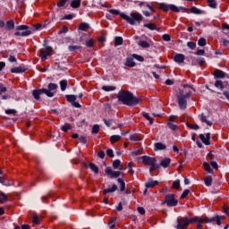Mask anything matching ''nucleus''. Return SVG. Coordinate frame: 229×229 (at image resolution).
Returning a JSON list of instances; mask_svg holds the SVG:
<instances>
[{"label":"nucleus","mask_w":229,"mask_h":229,"mask_svg":"<svg viewBox=\"0 0 229 229\" xmlns=\"http://www.w3.org/2000/svg\"><path fill=\"white\" fill-rule=\"evenodd\" d=\"M173 189H180V180H175L173 182Z\"/></svg>","instance_id":"864d4df0"},{"label":"nucleus","mask_w":229,"mask_h":229,"mask_svg":"<svg viewBox=\"0 0 229 229\" xmlns=\"http://www.w3.org/2000/svg\"><path fill=\"white\" fill-rule=\"evenodd\" d=\"M199 139L200 140H202L203 144H205L206 146H210V132H208L206 136L203 134H199Z\"/></svg>","instance_id":"4468645a"},{"label":"nucleus","mask_w":229,"mask_h":229,"mask_svg":"<svg viewBox=\"0 0 229 229\" xmlns=\"http://www.w3.org/2000/svg\"><path fill=\"white\" fill-rule=\"evenodd\" d=\"M32 223H33L34 225H40V220H38V216L37 215H34V216H33Z\"/></svg>","instance_id":"8fccbe9b"},{"label":"nucleus","mask_w":229,"mask_h":229,"mask_svg":"<svg viewBox=\"0 0 229 229\" xmlns=\"http://www.w3.org/2000/svg\"><path fill=\"white\" fill-rule=\"evenodd\" d=\"M110 228H114L115 226V218H112L109 222Z\"/></svg>","instance_id":"69168bd1"},{"label":"nucleus","mask_w":229,"mask_h":229,"mask_svg":"<svg viewBox=\"0 0 229 229\" xmlns=\"http://www.w3.org/2000/svg\"><path fill=\"white\" fill-rule=\"evenodd\" d=\"M160 165L162 167H169V165H171V158L169 157H166L165 159H163L161 162H160Z\"/></svg>","instance_id":"6ab92c4d"},{"label":"nucleus","mask_w":229,"mask_h":229,"mask_svg":"<svg viewBox=\"0 0 229 229\" xmlns=\"http://www.w3.org/2000/svg\"><path fill=\"white\" fill-rule=\"evenodd\" d=\"M133 58H135L136 60H138V62H142L144 60V57L137 55V54H133Z\"/></svg>","instance_id":"13d9d810"},{"label":"nucleus","mask_w":229,"mask_h":229,"mask_svg":"<svg viewBox=\"0 0 229 229\" xmlns=\"http://www.w3.org/2000/svg\"><path fill=\"white\" fill-rule=\"evenodd\" d=\"M105 173L109 178H119L121 176L120 171H114L110 167L106 168Z\"/></svg>","instance_id":"f8f14e48"},{"label":"nucleus","mask_w":229,"mask_h":229,"mask_svg":"<svg viewBox=\"0 0 229 229\" xmlns=\"http://www.w3.org/2000/svg\"><path fill=\"white\" fill-rule=\"evenodd\" d=\"M0 92L1 94H4V92H6V86H4V84L0 83Z\"/></svg>","instance_id":"680f3d73"},{"label":"nucleus","mask_w":229,"mask_h":229,"mask_svg":"<svg viewBox=\"0 0 229 229\" xmlns=\"http://www.w3.org/2000/svg\"><path fill=\"white\" fill-rule=\"evenodd\" d=\"M79 30H81V31H85V30H89V24L81 22L79 26Z\"/></svg>","instance_id":"a19ab883"},{"label":"nucleus","mask_w":229,"mask_h":229,"mask_svg":"<svg viewBox=\"0 0 229 229\" xmlns=\"http://www.w3.org/2000/svg\"><path fill=\"white\" fill-rule=\"evenodd\" d=\"M224 212L229 217V208H228V206H226V205L224 206Z\"/></svg>","instance_id":"774afa93"},{"label":"nucleus","mask_w":229,"mask_h":229,"mask_svg":"<svg viewBox=\"0 0 229 229\" xmlns=\"http://www.w3.org/2000/svg\"><path fill=\"white\" fill-rule=\"evenodd\" d=\"M67 31H69V29L64 26L61 30H59L58 34L62 35L63 33H67Z\"/></svg>","instance_id":"e2e57ef3"},{"label":"nucleus","mask_w":229,"mask_h":229,"mask_svg":"<svg viewBox=\"0 0 229 229\" xmlns=\"http://www.w3.org/2000/svg\"><path fill=\"white\" fill-rule=\"evenodd\" d=\"M222 44L225 46V47L229 46V40L226 38H222Z\"/></svg>","instance_id":"338daca9"},{"label":"nucleus","mask_w":229,"mask_h":229,"mask_svg":"<svg viewBox=\"0 0 229 229\" xmlns=\"http://www.w3.org/2000/svg\"><path fill=\"white\" fill-rule=\"evenodd\" d=\"M214 76L215 78H225L226 73L222 70L216 69L215 70Z\"/></svg>","instance_id":"dca6fc26"},{"label":"nucleus","mask_w":229,"mask_h":229,"mask_svg":"<svg viewBox=\"0 0 229 229\" xmlns=\"http://www.w3.org/2000/svg\"><path fill=\"white\" fill-rule=\"evenodd\" d=\"M89 169L91 171H93V173H95V174H98V173H99V168L94 163L89 164Z\"/></svg>","instance_id":"c756f323"},{"label":"nucleus","mask_w":229,"mask_h":229,"mask_svg":"<svg viewBox=\"0 0 229 229\" xmlns=\"http://www.w3.org/2000/svg\"><path fill=\"white\" fill-rule=\"evenodd\" d=\"M5 114H7V115H14V114H17V111L15 109H6Z\"/></svg>","instance_id":"603ef678"},{"label":"nucleus","mask_w":229,"mask_h":229,"mask_svg":"<svg viewBox=\"0 0 229 229\" xmlns=\"http://www.w3.org/2000/svg\"><path fill=\"white\" fill-rule=\"evenodd\" d=\"M165 145L163 144L162 142H157V143H155V151H160V150H164L165 149Z\"/></svg>","instance_id":"aec40b11"},{"label":"nucleus","mask_w":229,"mask_h":229,"mask_svg":"<svg viewBox=\"0 0 229 229\" xmlns=\"http://www.w3.org/2000/svg\"><path fill=\"white\" fill-rule=\"evenodd\" d=\"M208 3L210 8H217V3L216 2V0H208Z\"/></svg>","instance_id":"58836bf2"},{"label":"nucleus","mask_w":229,"mask_h":229,"mask_svg":"<svg viewBox=\"0 0 229 229\" xmlns=\"http://www.w3.org/2000/svg\"><path fill=\"white\" fill-rule=\"evenodd\" d=\"M53 53V48L51 47H46L45 49L40 50V58L41 60H47V56H51Z\"/></svg>","instance_id":"9d476101"},{"label":"nucleus","mask_w":229,"mask_h":229,"mask_svg":"<svg viewBox=\"0 0 229 229\" xmlns=\"http://www.w3.org/2000/svg\"><path fill=\"white\" fill-rule=\"evenodd\" d=\"M162 38H163V40H165V42L171 41V36L169 34L163 35Z\"/></svg>","instance_id":"4d7b16f0"},{"label":"nucleus","mask_w":229,"mask_h":229,"mask_svg":"<svg viewBox=\"0 0 229 229\" xmlns=\"http://www.w3.org/2000/svg\"><path fill=\"white\" fill-rule=\"evenodd\" d=\"M149 173H153V171H157V169H158V165H157V163H154L153 165H149Z\"/></svg>","instance_id":"de8ad7c7"},{"label":"nucleus","mask_w":229,"mask_h":229,"mask_svg":"<svg viewBox=\"0 0 229 229\" xmlns=\"http://www.w3.org/2000/svg\"><path fill=\"white\" fill-rule=\"evenodd\" d=\"M16 32L14 33L15 37H28L31 35V30L27 25H19L16 27Z\"/></svg>","instance_id":"423d86ee"},{"label":"nucleus","mask_w":229,"mask_h":229,"mask_svg":"<svg viewBox=\"0 0 229 229\" xmlns=\"http://www.w3.org/2000/svg\"><path fill=\"white\" fill-rule=\"evenodd\" d=\"M138 162H142L144 165H153L154 164H157V158L149 156H143L138 157Z\"/></svg>","instance_id":"6e6552de"},{"label":"nucleus","mask_w":229,"mask_h":229,"mask_svg":"<svg viewBox=\"0 0 229 229\" xmlns=\"http://www.w3.org/2000/svg\"><path fill=\"white\" fill-rule=\"evenodd\" d=\"M8 201V196L4 192L0 193V203H6Z\"/></svg>","instance_id":"72a5a7b5"},{"label":"nucleus","mask_w":229,"mask_h":229,"mask_svg":"<svg viewBox=\"0 0 229 229\" xmlns=\"http://www.w3.org/2000/svg\"><path fill=\"white\" fill-rule=\"evenodd\" d=\"M196 221H199L198 218L188 219L187 217H182L177 219V229H185L191 223H195Z\"/></svg>","instance_id":"39448f33"},{"label":"nucleus","mask_w":229,"mask_h":229,"mask_svg":"<svg viewBox=\"0 0 229 229\" xmlns=\"http://www.w3.org/2000/svg\"><path fill=\"white\" fill-rule=\"evenodd\" d=\"M62 130H63V131L67 132V131H69V130H71V125H69V124L64 125L62 127Z\"/></svg>","instance_id":"0e129e2a"},{"label":"nucleus","mask_w":229,"mask_h":229,"mask_svg":"<svg viewBox=\"0 0 229 229\" xmlns=\"http://www.w3.org/2000/svg\"><path fill=\"white\" fill-rule=\"evenodd\" d=\"M61 90L64 92L67 89V81L63 80L60 81Z\"/></svg>","instance_id":"e433bc0d"},{"label":"nucleus","mask_w":229,"mask_h":229,"mask_svg":"<svg viewBox=\"0 0 229 229\" xmlns=\"http://www.w3.org/2000/svg\"><path fill=\"white\" fill-rule=\"evenodd\" d=\"M188 128H191V130H199V125L198 124H191L187 123Z\"/></svg>","instance_id":"3c124183"},{"label":"nucleus","mask_w":229,"mask_h":229,"mask_svg":"<svg viewBox=\"0 0 229 229\" xmlns=\"http://www.w3.org/2000/svg\"><path fill=\"white\" fill-rule=\"evenodd\" d=\"M143 117L149 122L150 124H153V118L148 114V113H143Z\"/></svg>","instance_id":"c03bdc74"},{"label":"nucleus","mask_w":229,"mask_h":229,"mask_svg":"<svg viewBox=\"0 0 229 229\" xmlns=\"http://www.w3.org/2000/svg\"><path fill=\"white\" fill-rule=\"evenodd\" d=\"M109 13H112V15H120L123 21H126L128 24H131V26H135V24H140L142 21H144V16L139 13H131L130 15L124 14V13H120L119 10L115 9H109Z\"/></svg>","instance_id":"f257e3e1"},{"label":"nucleus","mask_w":229,"mask_h":229,"mask_svg":"<svg viewBox=\"0 0 229 229\" xmlns=\"http://www.w3.org/2000/svg\"><path fill=\"white\" fill-rule=\"evenodd\" d=\"M102 90H105V92H112L115 90V87L114 86H103Z\"/></svg>","instance_id":"c9c22d12"},{"label":"nucleus","mask_w":229,"mask_h":229,"mask_svg":"<svg viewBox=\"0 0 229 229\" xmlns=\"http://www.w3.org/2000/svg\"><path fill=\"white\" fill-rule=\"evenodd\" d=\"M138 46H140V47H143L144 49L150 47L149 43L148 41H144V40L139 41Z\"/></svg>","instance_id":"cd10ccee"},{"label":"nucleus","mask_w":229,"mask_h":229,"mask_svg":"<svg viewBox=\"0 0 229 229\" xmlns=\"http://www.w3.org/2000/svg\"><path fill=\"white\" fill-rule=\"evenodd\" d=\"M167 126L170 130H172V131H176V130H178V125H176L171 122L167 123Z\"/></svg>","instance_id":"f704fd0d"},{"label":"nucleus","mask_w":229,"mask_h":229,"mask_svg":"<svg viewBox=\"0 0 229 229\" xmlns=\"http://www.w3.org/2000/svg\"><path fill=\"white\" fill-rule=\"evenodd\" d=\"M56 89H58V85L55 83H49L48 89H34L32 91V96L37 100L40 99L41 94H46L47 98H53V96H55V92H53V90H56Z\"/></svg>","instance_id":"20e7f679"},{"label":"nucleus","mask_w":229,"mask_h":229,"mask_svg":"<svg viewBox=\"0 0 229 229\" xmlns=\"http://www.w3.org/2000/svg\"><path fill=\"white\" fill-rule=\"evenodd\" d=\"M130 140H132L133 142H138L139 140H142V136L140 134H131L130 136Z\"/></svg>","instance_id":"5701e85b"},{"label":"nucleus","mask_w":229,"mask_h":229,"mask_svg":"<svg viewBox=\"0 0 229 229\" xmlns=\"http://www.w3.org/2000/svg\"><path fill=\"white\" fill-rule=\"evenodd\" d=\"M117 182H118V183H120V191H121V192H124V190L126 189V183L121 178H118Z\"/></svg>","instance_id":"a878e982"},{"label":"nucleus","mask_w":229,"mask_h":229,"mask_svg":"<svg viewBox=\"0 0 229 229\" xmlns=\"http://www.w3.org/2000/svg\"><path fill=\"white\" fill-rule=\"evenodd\" d=\"M166 204L167 207H176L178 205V200L174 199V194H168L165 198L163 205Z\"/></svg>","instance_id":"1a4fd4ad"},{"label":"nucleus","mask_w":229,"mask_h":229,"mask_svg":"<svg viewBox=\"0 0 229 229\" xmlns=\"http://www.w3.org/2000/svg\"><path fill=\"white\" fill-rule=\"evenodd\" d=\"M69 51H78V49H81V46H69L68 47Z\"/></svg>","instance_id":"49530a36"},{"label":"nucleus","mask_w":229,"mask_h":229,"mask_svg":"<svg viewBox=\"0 0 229 229\" xmlns=\"http://www.w3.org/2000/svg\"><path fill=\"white\" fill-rule=\"evenodd\" d=\"M159 8L163 12H169V10H171V12H174L175 13H179L180 10L182 9L174 4H169L165 3L159 4Z\"/></svg>","instance_id":"0eeeda50"},{"label":"nucleus","mask_w":229,"mask_h":229,"mask_svg":"<svg viewBox=\"0 0 229 229\" xmlns=\"http://www.w3.org/2000/svg\"><path fill=\"white\" fill-rule=\"evenodd\" d=\"M174 59V62H176L177 64H183V62L185 61V55H183L182 54H177Z\"/></svg>","instance_id":"2eb2a0df"},{"label":"nucleus","mask_w":229,"mask_h":229,"mask_svg":"<svg viewBox=\"0 0 229 229\" xmlns=\"http://www.w3.org/2000/svg\"><path fill=\"white\" fill-rule=\"evenodd\" d=\"M193 219H198L195 223H199L197 225V229H203V218H199V216H195Z\"/></svg>","instance_id":"bb28decb"},{"label":"nucleus","mask_w":229,"mask_h":229,"mask_svg":"<svg viewBox=\"0 0 229 229\" xmlns=\"http://www.w3.org/2000/svg\"><path fill=\"white\" fill-rule=\"evenodd\" d=\"M201 122L206 123L208 126H212V123L210 122V120L207 119V116L203 115V114H201Z\"/></svg>","instance_id":"ea45409f"},{"label":"nucleus","mask_w":229,"mask_h":229,"mask_svg":"<svg viewBox=\"0 0 229 229\" xmlns=\"http://www.w3.org/2000/svg\"><path fill=\"white\" fill-rule=\"evenodd\" d=\"M106 156L110 157V158H114V150L112 148H108L106 150Z\"/></svg>","instance_id":"6e6d98bb"},{"label":"nucleus","mask_w":229,"mask_h":229,"mask_svg":"<svg viewBox=\"0 0 229 229\" xmlns=\"http://www.w3.org/2000/svg\"><path fill=\"white\" fill-rule=\"evenodd\" d=\"M117 189H118L117 185L114 184L112 186V188H107V189L104 190L103 194L104 195L112 194V192H115V191H117Z\"/></svg>","instance_id":"f3484780"},{"label":"nucleus","mask_w":229,"mask_h":229,"mask_svg":"<svg viewBox=\"0 0 229 229\" xmlns=\"http://www.w3.org/2000/svg\"><path fill=\"white\" fill-rule=\"evenodd\" d=\"M119 165H121V160L115 159V160L113 162V167H114V169H119Z\"/></svg>","instance_id":"37998d69"},{"label":"nucleus","mask_w":229,"mask_h":229,"mask_svg":"<svg viewBox=\"0 0 229 229\" xmlns=\"http://www.w3.org/2000/svg\"><path fill=\"white\" fill-rule=\"evenodd\" d=\"M65 98L67 99V102L71 103V105H72V106H74L75 108H81V105H80V103L76 102L75 95H66Z\"/></svg>","instance_id":"9b49d317"},{"label":"nucleus","mask_w":229,"mask_h":229,"mask_svg":"<svg viewBox=\"0 0 229 229\" xmlns=\"http://www.w3.org/2000/svg\"><path fill=\"white\" fill-rule=\"evenodd\" d=\"M99 132V125L95 124L92 128V133H98Z\"/></svg>","instance_id":"bf43d9fd"},{"label":"nucleus","mask_w":229,"mask_h":229,"mask_svg":"<svg viewBox=\"0 0 229 229\" xmlns=\"http://www.w3.org/2000/svg\"><path fill=\"white\" fill-rule=\"evenodd\" d=\"M119 140H121V136L119 135H113L110 137L111 144H114V142H119Z\"/></svg>","instance_id":"2f4dec72"},{"label":"nucleus","mask_w":229,"mask_h":229,"mask_svg":"<svg viewBox=\"0 0 229 229\" xmlns=\"http://www.w3.org/2000/svg\"><path fill=\"white\" fill-rule=\"evenodd\" d=\"M126 67H135V61L131 57H128L125 62Z\"/></svg>","instance_id":"4be33fe9"},{"label":"nucleus","mask_w":229,"mask_h":229,"mask_svg":"<svg viewBox=\"0 0 229 229\" xmlns=\"http://www.w3.org/2000/svg\"><path fill=\"white\" fill-rule=\"evenodd\" d=\"M118 101L126 105L127 106H135V105H140L142 103V98H136L133 96V93L125 90H120L118 93Z\"/></svg>","instance_id":"f03ea898"},{"label":"nucleus","mask_w":229,"mask_h":229,"mask_svg":"<svg viewBox=\"0 0 229 229\" xmlns=\"http://www.w3.org/2000/svg\"><path fill=\"white\" fill-rule=\"evenodd\" d=\"M189 192H191L190 190H184L182 194L181 195V199H185L189 196Z\"/></svg>","instance_id":"09e8293b"},{"label":"nucleus","mask_w":229,"mask_h":229,"mask_svg":"<svg viewBox=\"0 0 229 229\" xmlns=\"http://www.w3.org/2000/svg\"><path fill=\"white\" fill-rule=\"evenodd\" d=\"M66 3H67V0H61L59 3H57L58 8H62L63 6H65Z\"/></svg>","instance_id":"052dcab7"},{"label":"nucleus","mask_w":229,"mask_h":229,"mask_svg":"<svg viewBox=\"0 0 229 229\" xmlns=\"http://www.w3.org/2000/svg\"><path fill=\"white\" fill-rule=\"evenodd\" d=\"M6 30H14L15 28V22L13 21V20H9L6 21V26H5Z\"/></svg>","instance_id":"412c9836"},{"label":"nucleus","mask_w":229,"mask_h":229,"mask_svg":"<svg viewBox=\"0 0 229 229\" xmlns=\"http://www.w3.org/2000/svg\"><path fill=\"white\" fill-rule=\"evenodd\" d=\"M70 6L72 8H80L81 6V0H72Z\"/></svg>","instance_id":"b1692460"},{"label":"nucleus","mask_w":229,"mask_h":229,"mask_svg":"<svg viewBox=\"0 0 229 229\" xmlns=\"http://www.w3.org/2000/svg\"><path fill=\"white\" fill-rule=\"evenodd\" d=\"M188 89H192L190 85H184V89H181L177 94L178 105L181 110H185L187 108V99L192 96V92L188 90Z\"/></svg>","instance_id":"7ed1b4c3"},{"label":"nucleus","mask_w":229,"mask_h":229,"mask_svg":"<svg viewBox=\"0 0 229 229\" xmlns=\"http://www.w3.org/2000/svg\"><path fill=\"white\" fill-rule=\"evenodd\" d=\"M123 46V37H115L114 38V47Z\"/></svg>","instance_id":"7c9ffc66"},{"label":"nucleus","mask_w":229,"mask_h":229,"mask_svg":"<svg viewBox=\"0 0 229 229\" xmlns=\"http://www.w3.org/2000/svg\"><path fill=\"white\" fill-rule=\"evenodd\" d=\"M144 28H148V30H151V31H154L155 30H158V28H157V25H155V23H145Z\"/></svg>","instance_id":"c85d7f7f"},{"label":"nucleus","mask_w":229,"mask_h":229,"mask_svg":"<svg viewBox=\"0 0 229 229\" xmlns=\"http://www.w3.org/2000/svg\"><path fill=\"white\" fill-rule=\"evenodd\" d=\"M203 167L205 171H207V173H209V174H212L214 173V170H212V168L210 167V165H208V163H204Z\"/></svg>","instance_id":"473e14b6"},{"label":"nucleus","mask_w":229,"mask_h":229,"mask_svg":"<svg viewBox=\"0 0 229 229\" xmlns=\"http://www.w3.org/2000/svg\"><path fill=\"white\" fill-rule=\"evenodd\" d=\"M26 71H28V68L24 65H20L18 67H14V68L11 69V72H13L14 74H19L21 72H26Z\"/></svg>","instance_id":"ddd939ff"},{"label":"nucleus","mask_w":229,"mask_h":229,"mask_svg":"<svg viewBox=\"0 0 229 229\" xmlns=\"http://www.w3.org/2000/svg\"><path fill=\"white\" fill-rule=\"evenodd\" d=\"M205 182V185H207V187H210V185H212V176H207L204 180Z\"/></svg>","instance_id":"4c0bfd02"},{"label":"nucleus","mask_w":229,"mask_h":229,"mask_svg":"<svg viewBox=\"0 0 229 229\" xmlns=\"http://www.w3.org/2000/svg\"><path fill=\"white\" fill-rule=\"evenodd\" d=\"M198 45L199 46H207V39H205L204 38H200L198 41Z\"/></svg>","instance_id":"a18cd8bd"},{"label":"nucleus","mask_w":229,"mask_h":229,"mask_svg":"<svg viewBox=\"0 0 229 229\" xmlns=\"http://www.w3.org/2000/svg\"><path fill=\"white\" fill-rule=\"evenodd\" d=\"M188 47H190V49H196V43L192 42V41H189L187 43Z\"/></svg>","instance_id":"5fc2aeb1"},{"label":"nucleus","mask_w":229,"mask_h":229,"mask_svg":"<svg viewBox=\"0 0 229 229\" xmlns=\"http://www.w3.org/2000/svg\"><path fill=\"white\" fill-rule=\"evenodd\" d=\"M215 87H216V89H220L221 90H223V89H225V86L223 85V81H216L215 82Z\"/></svg>","instance_id":"79ce46f5"},{"label":"nucleus","mask_w":229,"mask_h":229,"mask_svg":"<svg viewBox=\"0 0 229 229\" xmlns=\"http://www.w3.org/2000/svg\"><path fill=\"white\" fill-rule=\"evenodd\" d=\"M190 12L191 13H195V15H201V13H203V11H201L200 9H198V7L193 6L190 9Z\"/></svg>","instance_id":"393cba45"},{"label":"nucleus","mask_w":229,"mask_h":229,"mask_svg":"<svg viewBox=\"0 0 229 229\" xmlns=\"http://www.w3.org/2000/svg\"><path fill=\"white\" fill-rule=\"evenodd\" d=\"M156 185H158V181H153V180L149 179L146 182L147 189H153V187H156Z\"/></svg>","instance_id":"a211bd4d"}]
</instances>
